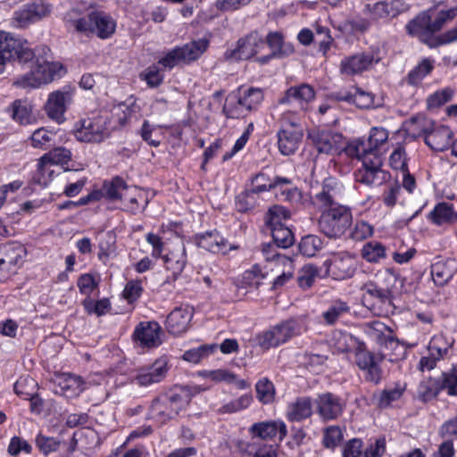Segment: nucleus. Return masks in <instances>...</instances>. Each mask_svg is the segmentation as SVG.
<instances>
[{"mask_svg": "<svg viewBox=\"0 0 457 457\" xmlns=\"http://www.w3.org/2000/svg\"><path fill=\"white\" fill-rule=\"evenodd\" d=\"M343 186L333 178L323 181L321 190L312 196L313 204L321 211L320 231L331 239L341 237L353 224L351 209L340 204Z\"/></svg>", "mask_w": 457, "mask_h": 457, "instance_id": "obj_1", "label": "nucleus"}, {"mask_svg": "<svg viewBox=\"0 0 457 457\" xmlns=\"http://www.w3.org/2000/svg\"><path fill=\"white\" fill-rule=\"evenodd\" d=\"M365 334L381 345L386 347H397V341L395 339L393 331L384 323L374 320L363 325Z\"/></svg>", "mask_w": 457, "mask_h": 457, "instance_id": "obj_25", "label": "nucleus"}, {"mask_svg": "<svg viewBox=\"0 0 457 457\" xmlns=\"http://www.w3.org/2000/svg\"><path fill=\"white\" fill-rule=\"evenodd\" d=\"M327 273L337 280L352 278L356 270V260L347 252L333 253L324 262Z\"/></svg>", "mask_w": 457, "mask_h": 457, "instance_id": "obj_15", "label": "nucleus"}, {"mask_svg": "<svg viewBox=\"0 0 457 457\" xmlns=\"http://www.w3.org/2000/svg\"><path fill=\"white\" fill-rule=\"evenodd\" d=\"M32 56L27 60H18L27 65L29 71L14 81V85L21 87H38L51 82L54 76L60 75L62 65L52 61L51 50L41 46L32 51Z\"/></svg>", "mask_w": 457, "mask_h": 457, "instance_id": "obj_3", "label": "nucleus"}, {"mask_svg": "<svg viewBox=\"0 0 457 457\" xmlns=\"http://www.w3.org/2000/svg\"><path fill=\"white\" fill-rule=\"evenodd\" d=\"M271 231V236L274 243L282 248H287L294 243V235L287 226H278L274 228Z\"/></svg>", "mask_w": 457, "mask_h": 457, "instance_id": "obj_50", "label": "nucleus"}, {"mask_svg": "<svg viewBox=\"0 0 457 457\" xmlns=\"http://www.w3.org/2000/svg\"><path fill=\"white\" fill-rule=\"evenodd\" d=\"M50 9L43 3H33L13 13L12 24L17 28H25L47 15Z\"/></svg>", "mask_w": 457, "mask_h": 457, "instance_id": "obj_22", "label": "nucleus"}, {"mask_svg": "<svg viewBox=\"0 0 457 457\" xmlns=\"http://www.w3.org/2000/svg\"><path fill=\"white\" fill-rule=\"evenodd\" d=\"M170 410L176 417L179 411L185 410L191 401V395L187 389H182L179 393L168 395Z\"/></svg>", "mask_w": 457, "mask_h": 457, "instance_id": "obj_46", "label": "nucleus"}, {"mask_svg": "<svg viewBox=\"0 0 457 457\" xmlns=\"http://www.w3.org/2000/svg\"><path fill=\"white\" fill-rule=\"evenodd\" d=\"M194 310L190 306L175 308L167 317L166 328L169 333L179 336L185 333L193 318Z\"/></svg>", "mask_w": 457, "mask_h": 457, "instance_id": "obj_23", "label": "nucleus"}, {"mask_svg": "<svg viewBox=\"0 0 457 457\" xmlns=\"http://www.w3.org/2000/svg\"><path fill=\"white\" fill-rule=\"evenodd\" d=\"M456 15L457 8L440 11L434 19H432V16L429 14V29L431 36H435L434 34L439 31L447 21L453 20Z\"/></svg>", "mask_w": 457, "mask_h": 457, "instance_id": "obj_54", "label": "nucleus"}, {"mask_svg": "<svg viewBox=\"0 0 457 457\" xmlns=\"http://www.w3.org/2000/svg\"><path fill=\"white\" fill-rule=\"evenodd\" d=\"M168 370L169 360L166 356H162L153 363L137 369L130 377V383L138 386H149L162 381Z\"/></svg>", "mask_w": 457, "mask_h": 457, "instance_id": "obj_10", "label": "nucleus"}, {"mask_svg": "<svg viewBox=\"0 0 457 457\" xmlns=\"http://www.w3.org/2000/svg\"><path fill=\"white\" fill-rule=\"evenodd\" d=\"M149 418L160 424H164L174 418V411L170 410L168 395L159 396L152 402Z\"/></svg>", "mask_w": 457, "mask_h": 457, "instance_id": "obj_34", "label": "nucleus"}, {"mask_svg": "<svg viewBox=\"0 0 457 457\" xmlns=\"http://www.w3.org/2000/svg\"><path fill=\"white\" fill-rule=\"evenodd\" d=\"M253 403V395L251 394H245L237 399L232 400L221 406H214L213 410L218 414H232L247 409Z\"/></svg>", "mask_w": 457, "mask_h": 457, "instance_id": "obj_39", "label": "nucleus"}, {"mask_svg": "<svg viewBox=\"0 0 457 457\" xmlns=\"http://www.w3.org/2000/svg\"><path fill=\"white\" fill-rule=\"evenodd\" d=\"M129 193V187L119 177H116L112 181H105L104 183L103 194L110 200L127 199Z\"/></svg>", "mask_w": 457, "mask_h": 457, "instance_id": "obj_38", "label": "nucleus"}, {"mask_svg": "<svg viewBox=\"0 0 457 457\" xmlns=\"http://www.w3.org/2000/svg\"><path fill=\"white\" fill-rule=\"evenodd\" d=\"M199 374L202 377L210 378L216 383L225 382L227 384H234L238 389H245L250 386L247 381L238 379L234 373L224 369L203 370L199 372Z\"/></svg>", "mask_w": 457, "mask_h": 457, "instance_id": "obj_35", "label": "nucleus"}, {"mask_svg": "<svg viewBox=\"0 0 457 457\" xmlns=\"http://www.w3.org/2000/svg\"><path fill=\"white\" fill-rule=\"evenodd\" d=\"M312 414V403L309 397H298L287 408V418L290 421H301Z\"/></svg>", "mask_w": 457, "mask_h": 457, "instance_id": "obj_33", "label": "nucleus"}, {"mask_svg": "<svg viewBox=\"0 0 457 457\" xmlns=\"http://www.w3.org/2000/svg\"><path fill=\"white\" fill-rule=\"evenodd\" d=\"M456 15L457 8L440 11L434 19H432V16L429 14V29L431 36H435L434 34L439 31L447 21L453 20Z\"/></svg>", "mask_w": 457, "mask_h": 457, "instance_id": "obj_53", "label": "nucleus"}, {"mask_svg": "<svg viewBox=\"0 0 457 457\" xmlns=\"http://www.w3.org/2000/svg\"><path fill=\"white\" fill-rule=\"evenodd\" d=\"M265 46V42L258 33L253 32L241 38L237 42V47L227 50L224 54L226 60H247L256 54Z\"/></svg>", "mask_w": 457, "mask_h": 457, "instance_id": "obj_16", "label": "nucleus"}, {"mask_svg": "<svg viewBox=\"0 0 457 457\" xmlns=\"http://www.w3.org/2000/svg\"><path fill=\"white\" fill-rule=\"evenodd\" d=\"M397 281L396 274L389 270H380L376 275V282L384 289H386V295L389 296L392 292V288L395 286Z\"/></svg>", "mask_w": 457, "mask_h": 457, "instance_id": "obj_59", "label": "nucleus"}, {"mask_svg": "<svg viewBox=\"0 0 457 457\" xmlns=\"http://www.w3.org/2000/svg\"><path fill=\"white\" fill-rule=\"evenodd\" d=\"M318 269L311 264L303 266L297 277L298 285L303 289H307L312 286L314 280L318 277Z\"/></svg>", "mask_w": 457, "mask_h": 457, "instance_id": "obj_56", "label": "nucleus"}, {"mask_svg": "<svg viewBox=\"0 0 457 457\" xmlns=\"http://www.w3.org/2000/svg\"><path fill=\"white\" fill-rule=\"evenodd\" d=\"M350 307L347 303L336 300L334 301L328 309L323 312L322 317L326 324H335L342 316L348 313Z\"/></svg>", "mask_w": 457, "mask_h": 457, "instance_id": "obj_42", "label": "nucleus"}, {"mask_svg": "<svg viewBox=\"0 0 457 457\" xmlns=\"http://www.w3.org/2000/svg\"><path fill=\"white\" fill-rule=\"evenodd\" d=\"M131 113L130 106L124 103L114 106L112 112L101 111L91 113L77 123L75 136L81 142L101 143L109 137L112 130L123 126Z\"/></svg>", "mask_w": 457, "mask_h": 457, "instance_id": "obj_2", "label": "nucleus"}, {"mask_svg": "<svg viewBox=\"0 0 457 457\" xmlns=\"http://www.w3.org/2000/svg\"><path fill=\"white\" fill-rule=\"evenodd\" d=\"M98 247V258L103 262H106L115 252V237L113 234L107 232L102 235L99 238Z\"/></svg>", "mask_w": 457, "mask_h": 457, "instance_id": "obj_51", "label": "nucleus"}, {"mask_svg": "<svg viewBox=\"0 0 457 457\" xmlns=\"http://www.w3.org/2000/svg\"><path fill=\"white\" fill-rule=\"evenodd\" d=\"M361 256L369 262H378L386 257V248L381 243L371 241L362 246Z\"/></svg>", "mask_w": 457, "mask_h": 457, "instance_id": "obj_43", "label": "nucleus"}, {"mask_svg": "<svg viewBox=\"0 0 457 457\" xmlns=\"http://www.w3.org/2000/svg\"><path fill=\"white\" fill-rule=\"evenodd\" d=\"M303 132L300 128H281L278 132V145L284 155L294 154L302 140Z\"/></svg>", "mask_w": 457, "mask_h": 457, "instance_id": "obj_29", "label": "nucleus"}, {"mask_svg": "<svg viewBox=\"0 0 457 457\" xmlns=\"http://www.w3.org/2000/svg\"><path fill=\"white\" fill-rule=\"evenodd\" d=\"M195 244L206 251L213 253H227L236 247L229 245L218 232H206L195 237Z\"/></svg>", "mask_w": 457, "mask_h": 457, "instance_id": "obj_27", "label": "nucleus"}, {"mask_svg": "<svg viewBox=\"0 0 457 457\" xmlns=\"http://www.w3.org/2000/svg\"><path fill=\"white\" fill-rule=\"evenodd\" d=\"M54 137V134L44 128L35 130L31 136V144L34 147L42 148L46 146Z\"/></svg>", "mask_w": 457, "mask_h": 457, "instance_id": "obj_64", "label": "nucleus"}, {"mask_svg": "<svg viewBox=\"0 0 457 457\" xmlns=\"http://www.w3.org/2000/svg\"><path fill=\"white\" fill-rule=\"evenodd\" d=\"M216 345H203L199 347L189 349L183 353V360L192 363H198L201 360L208 357L216 349Z\"/></svg>", "mask_w": 457, "mask_h": 457, "instance_id": "obj_47", "label": "nucleus"}, {"mask_svg": "<svg viewBox=\"0 0 457 457\" xmlns=\"http://www.w3.org/2000/svg\"><path fill=\"white\" fill-rule=\"evenodd\" d=\"M388 139V132L381 127H374L370 129L367 140L358 138L350 142L345 151L348 155H360L363 154H382L381 147Z\"/></svg>", "mask_w": 457, "mask_h": 457, "instance_id": "obj_11", "label": "nucleus"}, {"mask_svg": "<svg viewBox=\"0 0 457 457\" xmlns=\"http://www.w3.org/2000/svg\"><path fill=\"white\" fill-rule=\"evenodd\" d=\"M361 162V166L354 172L355 180L369 187H378L390 179V174L383 169V154H363L350 155Z\"/></svg>", "mask_w": 457, "mask_h": 457, "instance_id": "obj_6", "label": "nucleus"}, {"mask_svg": "<svg viewBox=\"0 0 457 457\" xmlns=\"http://www.w3.org/2000/svg\"><path fill=\"white\" fill-rule=\"evenodd\" d=\"M361 290L369 295L380 300L381 302H384L389 298V296L386 295V289H383L376 281H368L364 283L361 286Z\"/></svg>", "mask_w": 457, "mask_h": 457, "instance_id": "obj_62", "label": "nucleus"}, {"mask_svg": "<svg viewBox=\"0 0 457 457\" xmlns=\"http://www.w3.org/2000/svg\"><path fill=\"white\" fill-rule=\"evenodd\" d=\"M315 97L312 87L302 84L289 87L285 96L279 100L280 104H295L301 111L307 109V104Z\"/></svg>", "mask_w": 457, "mask_h": 457, "instance_id": "obj_24", "label": "nucleus"}, {"mask_svg": "<svg viewBox=\"0 0 457 457\" xmlns=\"http://www.w3.org/2000/svg\"><path fill=\"white\" fill-rule=\"evenodd\" d=\"M37 383L30 377L20 378L14 384V392L17 395L27 400L29 397L34 395Z\"/></svg>", "mask_w": 457, "mask_h": 457, "instance_id": "obj_55", "label": "nucleus"}, {"mask_svg": "<svg viewBox=\"0 0 457 457\" xmlns=\"http://www.w3.org/2000/svg\"><path fill=\"white\" fill-rule=\"evenodd\" d=\"M71 102L72 91L71 89L63 88L52 92L45 106L48 117L58 123L62 122L64 112Z\"/></svg>", "mask_w": 457, "mask_h": 457, "instance_id": "obj_18", "label": "nucleus"}, {"mask_svg": "<svg viewBox=\"0 0 457 457\" xmlns=\"http://www.w3.org/2000/svg\"><path fill=\"white\" fill-rule=\"evenodd\" d=\"M286 272L285 270L281 274H278L274 276V279L272 282V288L278 289L285 286L288 281L292 280L295 272V263L294 261H286Z\"/></svg>", "mask_w": 457, "mask_h": 457, "instance_id": "obj_61", "label": "nucleus"}, {"mask_svg": "<svg viewBox=\"0 0 457 457\" xmlns=\"http://www.w3.org/2000/svg\"><path fill=\"white\" fill-rule=\"evenodd\" d=\"M12 118L21 124H28L31 121V106L26 101L16 100L12 104Z\"/></svg>", "mask_w": 457, "mask_h": 457, "instance_id": "obj_52", "label": "nucleus"}, {"mask_svg": "<svg viewBox=\"0 0 457 457\" xmlns=\"http://www.w3.org/2000/svg\"><path fill=\"white\" fill-rule=\"evenodd\" d=\"M262 99L263 93L261 88H239L236 95H230L228 97L224 110H228L229 103L237 102L240 106L250 111L255 109Z\"/></svg>", "mask_w": 457, "mask_h": 457, "instance_id": "obj_26", "label": "nucleus"}, {"mask_svg": "<svg viewBox=\"0 0 457 457\" xmlns=\"http://www.w3.org/2000/svg\"><path fill=\"white\" fill-rule=\"evenodd\" d=\"M321 246L322 241L319 237L308 235L301 239L298 248L303 255L312 257L321 249Z\"/></svg>", "mask_w": 457, "mask_h": 457, "instance_id": "obj_48", "label": "nucleus"}, {"mask_svg": "<svg viewBox=\"0 0 457 457\" xmlns=\"http://www.w3.org/2000/svg\"><path fill=\"white\" fill-rule=\"evenodd\" d=\"M75 29L86 34H94L99 38L111 37L116 29L115 21L107 13L93 11L87 16L72 21Z\"/></svg>", "mask_w": 457, "mask_h": 457, "instance_id": "obj_7", "label": "nucleus"}, {"mask_svg": "<svg viewBox=\"0 0 457 457\" xmlns=\"http://www.w3.org/2000/svg\"><path fill=\"white\" fill-rule=\"evenodd\" d=\"M275 190L277 197L281 201L295 203L301 199V192L291 185L290 180L289 184L279 185Z\"/></svg>", "mask_w": 457, "mask_h": 457, "instance_id": "obj_58", "label": "nucleus"}, {"mask_svg": "<svg viewBox=\"0 0 457 457\" xmlns=\"http://www.w3.org/2000/svg\"><path fill=\"white\" fill-rule=\"evenodd\" d=\"M316 405L319 415L326 420L337 418L343 411L339 398L331 393L320 395L316 399Z\"/></svg>", "mask_w": 457, "mask_h": 457, "instance_id": "obj_28", "label": "nucleus"}, {"mask_svg": "<svg viewBox=\"0 0 457 457\" xmlns=\"http://www.w3.org/2000/svg\"><path fill=\"white\" fill-rule=\"evenodd\" d=\"M455 265L453 261L436 262L431 266V276L437 286L445 285L453 276Z\"/></svg>", "mask_w": 457, "mask_h": 457, "instance_id": "obj_36", "label": "nucleus"}, {"mask_svg": "<svg viewBox=\"0 0 457 457\" xmlns=\"http://www.w3.org/2000/svg\"><path fill=\"white\" fill-rule=\"evenodd\" d=\"M300 333V324L295 320H288L258 334L256 340L262 349L268 350L286 343Z\"/></svg>", "mask_w": 457, "mask_h": 457, "instance_id": "obj_9", "label": "nucleus"}, {"mask_svg": "<svg viewBox=\"0 0 457 457\" xmlns=\"http://www.w3.org/2000/svg\"><path fill=\"white\" fill-rule=\"evenodd\" d=\"M164 265L174 278H177L184 270L187 256L184 246H180L163 256Z\"/></svg>", "mask_w": 457, "mask_h": 457, "instance_id": "obj_37", "label": "nucleus"}, {"mask_svg": "<svg viewBox=\"0 0 457 457\" xmlns=\"http://www.w3.org/2000/svg\"><path fill=\"white\" fill-rule=\"evenodd\" d=\"M429 219L436 225H441L457 220L453 205L445 202L439 203L429 213Z\"/></svg>", "mask_w": 457, "mask_h": 457, "instance_id": "obj_40", "label": "nucleus"}, {"mask_svg": "<svg viewBox=\"0 0 457 457\" xmlns=\"http://www.w3.org/2000/svg\"><path fill=\"white\" fill-rule=\"evenodd\" d=\"M257 399L263 404L271 403L275 398L273 383L266 378L260 379L255 385Z\"/></svg>", "mask_w": 457, "mask_h": 457, "instance_id": "obj_45", "label": "nucleus"}, {"mask_svg": "<svg viewBox=\"0 0 457 457\" xmlns=\"http://www.w3.org/2000/svg\"><path fill=\"white\" fill-rule=\"evenodd\" d=\"M287 427L283 422L277 421H262L253 424L249 428V433L253 437L262 440H270L274 438L278 433L282 439L287 435Z\"/></svg>", "mask_w": 457, "mask_h": 457, "instance_id": "obj_30", "label": "nucleus"}, {"mask_svg": "<svg viewBox=\"0 0 457 457\" xmlns=\"http://www.w3.org/2000/svg\"><path fill=\"white\" fill-rule=\"evenodd\" d=\"M205 38L191 41L181 46H176L160 58L158 63L165 69H172L179 63H189L197 60L208 48Z\"/></svg>", "mask_w": 457, "mask_h": 457, "instance_id": "obj_8", "label": "nucleus"}, {"mask_svg": "<svg viewBox=\"0 0 457 457\" xmlns=\"http://www.w3.org/2000/svg\"><path fill=\"white\" fill-rule=\"evenodd\" d=\"M37 449L44 454L48 455L59 450L61 441L54 436H47L39 433L35 439Z\"/></svg>", "mask_w": 457, "mask_h": 457, "instance_id": "obj_49", "label": "nucleus"}, {"mask_svg": "<svg viewBox=\"0 0 457 457\" xmlns=\"http://www.w3.org/2000/svg\"><path fill=\"white\" fill-rule=\"evenodd\" d=\"M308 137L319 154L334 155L343 148L342 134L333 130L316 129L311 130Z\"/></svg>", "mask_w": 457, "mask_h": 457, "instance_id": "obj_13", "label": "nucleus"}, {"mask_svg": "<svg viewBox=\"0 0 457 457\" xmlns=\"http://www.w3.org/2000/svg\"><path fill=\"white\" fill-rule=\"evenodd\" d=\"M446 375L447 373H444L439 378H428L421 380L417 387V397L422 402L436 398L442 389H446Z\"/></svg>", "mask_w": 457, "mask_h": 457, "instance_id": "obj_32", "label": "nucleus"}, {"mask_svg": "<svg viewBox=\"0 0 457 457\" xmlns=\"http://www.w3.org/2000/svg\"><path fill=\"white\" fill-rule=\"evenodd\" d=\"M372 53H357L342 59L339 71L344 76H354L369 70L373 63L378 62Z\"/></svg>", "mask_w": 457, "mask_h": 457, "instance_id": "obj_17", "label": "nucleus"}, {"mask_svg": "<svg viewBox=\"0 0 457 457\" xmlns=\"http://www.w3.org/2000/svg\"><path fill=\"white\" fill-rule=\"evenodd\" d=\"M258 203V196H255L254 192L245 190L240 193L236 198V207L237 211L245 212L252 210Z\"/></svg>", "mask_w": 457, "mask_h": 457, "instance_id": "obj_57", "label": "nucleus"}, {"mask_svg": "<svg viewBox=\"0 0 457 457\" xmlns=\"http://www.w3.org/2000/svg\"><path fill=\"white\" fill-rule=\"evenodd\" d=\"M32 54L27 41L15 38L10 33L0 31V73L11 59L27 60Z\"/></svg>", "mask_w": 457, "mask_h": 457, "instance_id": "obj_12", "label": "nucleus"}, {"mask_svg": "<svg viewBox=\"0 0 457 457\" xmlns=\"http://www.w3.org/2000/svg\"><path fill=\"white\" fill-rule=\"evenodd\" d=\"M373 234V227L366 221L358 220L354 224L350 237L356 241H361Z\"/></svg>", "mask_w": 457, "mask_h": 457, "instance_id": "obj_60", "label": "nucleus"}, {"mask_svg": "<svg viewBox=\"0 0 457 457\" xmlns=\"http://www.w3.org/2000/svg\"><path fill=\"white\" fill-rule=\"evenodd\" d=\"M25 255L26 249L20 244L0 245V281L16 272Z\"/></svg>", "mask_w": 457, "mask_h": 457, "instance_id": "obj_14", "label": "nucleus"}, {"mask_svg": "<svg viewBox=\"0 0 457 457\" xmlns=\"http://www.w3.org/2000/svg\"><path fill=\"white\" fill-rule=\"evenodd\" d=\"M162 329L156 321H142L135 328L133 337L142 347L154 348L162 343Z\"/></svg>", "mask_w": 457, "mask_h": 457, "instance_id": "obj_19", "label": "nucleus"}, {"mask_svg": "<svg viewBox=\"0 0 457 457\" xmlns=\"http://www.w3.org/2000/svg\"><path fill=\"white\" fill-rule=\"evenodd\" d=\"M408 131L414 137L425 135L426 144L435 151H444L451 144L452 131L444 125L436 126L435 122L426 118L411 120Z\"/></svg>", "mask_w": 457, "mask_h": 457, "instance_id": "obj_4", "label": "nucleus"}, {"mask_svg": "<svg viewBox=\"0 0 457 457\" xmlns=\"http://www.w3.org/2000/svg\"><path fill=\"white\" fill-rule=\"evenodd\" d=\"M289 217L290 213L286 208L280 205H273L266 212L264 220L265 224L272 230L278 226H285V221H287Z\"/></svg>", "mask_w": 457, "mask_h": 457, "instance_id": "obj_41", "label": "nucleus"}, {"mask_svg": "<svg viewBox=\"0 0 457 457\" xmlns=\"http://www.w3.org/2000/svg\"><path fill=\"white\" fill-rule=\"evenodd\" d=\"M384 354L373 353L371 352L360 350L356 353V364L357 366L366 370V379L378 384L382 378V370L379 363L384 360Z\"/></svg>", "mask_w": 457, "mask_h": 457, "instance_id": "obj_20", "label": "nucleus"}, {"mask_svg": "<svg viewBox=\"0 0 457 457\" xmlns=\"http://www.w3.org/2000/svg\"><path fill=\"white\" fill-rule=\"evenodd\" d=\"M434 68V62L428 58L423 59L408 74L407 81L411 85H418L420 81L431 72Z\"/></svg>", "mask_w": 457, "mask_h": 457, "instance_id": "obj_44", "label": "nucleus"}, {"mask_svg": "<svg viewBox=\"0 0 457 457\" xmlns=\"http://www.w3.org/2000/svg\"><path fill=\"white\" fill-rule=\"evenodd\" d=\"M71 158V151L64 147H56L44 154L39 159L37 164L38 172L40 173L43 179L42 183L46 185L47 182V180L46 179V176L47 175L50 178L53 174L54 170H51V166H63L70 162Z\"/></svg>", "mask_w": 457, "mask_h": 457, "instance_id": "obj_21", "label": "nucleus"}, {"mask_svg": "<svg viewBox=\"0 0 457 457\" xmlns=\"http://www.w3.org/2000/svg\"><path fill=\"white\" fill-rule=\"evenodd\" d=\"M95 381V379L88 380L86 384H91ZM84 385L85 382L80 377L72 374H62L57 378V386L60 390L55 389V392L67 398H72L78 396L85 389Z\"/></svg>", "mask_w": 457, "mask_h": 457, "instance_id": "obj_31", "label": "nucleus"}, {"mask_svg": "<svg viewBox=\"0 0 457 457\" xmlns=\"http://www.w3.org/2000/svg\"><path fill=\"white\" fill-rule=\"evenodd\" d=\"M405 29L409 36L419 38L420 41L429 47H436L457 41V23L455 27L438 37L431 36L429 11L419 13L405 25Z\"/></svg>", "mask_w": 457, "mask_h": 457, "instance_id": "obj_5", "label": "nucleus"}, {"mask_svg": "<svg viewBox=\"0 0 457 457\" xmlns=\"http://www.w3.org/2000/svg\"><path fill=\"white\" fill-rule=\"evenodd\" d=\"M428 352L429 354L434 355L437 360H440L447 353L446 344L444 337L441 336L434 337L428 345Z\"/></svg>", "mask_w": 457, "mask_h": 457, "instance_id": "obj_63", "label": "nucleus"}]
</instances>
